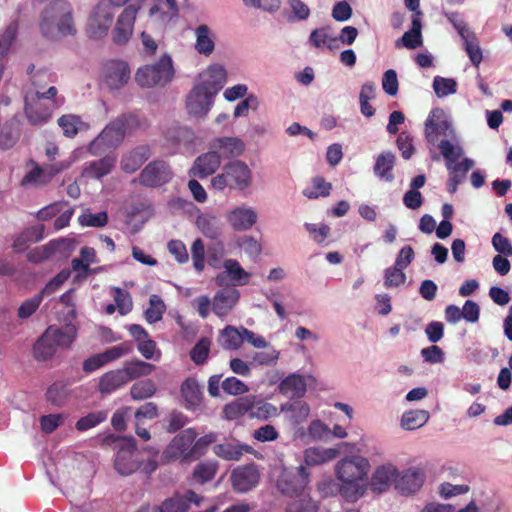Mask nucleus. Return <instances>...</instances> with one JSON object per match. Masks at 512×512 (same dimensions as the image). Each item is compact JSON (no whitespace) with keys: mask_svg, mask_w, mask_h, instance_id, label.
<instances>
[{"mask_svg":"<svg viewBox=\"0 0 512 512\" xmlns=\"http://www.w3.org/2000/svg\"><path fill=\"white\" fill-rule=\"evenodd\" d=\"M63 104L62 100L43 103L26 97L25 113L31 125L40 126L49 121L55 109Z\"/></svg>","mask_w":512,"mask_h":512,"instance_id":"f8f14e48","label":"nucleus"},{"mask_svg":"<svg viewBox=\"0 0 512 512\" xmlns=\"http://www.w3.org/2000/svg\"><path fill=\"white\" fill-rule=\"evenodd\" d=\"M220 155L213 149L196 158L191 173L199 178L213 174L220 166Z\"/></svg>","mask_w":512,"mask_h":512,"instance_id":"4be33fe9","label":"nucleus"},{"mask_svg":"<svg viewBox=\"0 0 512 512\" xmlns=\"http://www.w3.org/2000/svg\"><path fill=\"white\" fill-rule=\"evenodd\" d=\"M156 385L151 379L134 383L130 388V395L134 400H144L156 393Z\"/></svg>","mask_w":512,"mask_h":512,"instance_id":"8fccbe9b","label":"nucleus"},{"mask_svg":"<svg viewBox=\"0 0 512 512\" xmlns=\"http://www.w3.org/2000/svg\"><path fill=\"white\" fill-rule=\"evenodd\" d=\"M306 390L305 379L298 374L288 375L279 384V392L291 399L303 397Z\"/></svg>","mask_w":512,"mask_h":512,"instance_id":"393cba45","label":"nucleus"},{"mask_svg":"<svg viewBox=\"0 0 512 512\" xmlns=\"http://www.w3.org/2000/svg\"><path fill=\"white\" fill-rule=\"evenodd\" d=\"M260 479V474L254 464L236 468L231 475L234 490L240 493L248 492L255 487Z\"/></svg>","mask_w":512,"mask_h":512,"instance_id":"2eb2a0df","label":"nucleus"},{"mask_svg":"<svg viewBox=\"0 0 512 512\" xmlns=\"http://www.w3.org/2000/svg\"><path fill=\"white\" fill-rule=\"evenodd\" d=\"M240 293L236 289L227 288L218 291L212 302V310L219 317H225L236 305Z\"/></svg>","mask_w":512,"mask_h":512,"instance_id":"6ab92c4d","label":"nucleus"},{"mask_svg":"<svg viewBox=\"0 0 512 512\" xmlns=\"http://www.w3.org/2000/svg\"><path fill=\"white\" fill-rule=\"evenodd\" d=\"M217 440V435L215 433H209L202 437H200L187 454L184 455L185 459H196L203 455L211 444H213Z\"/></svg>","mask_w":512,"mask_h":512,"instance_id":"603ef678","label":"nucleus"},{"mask_svg":"<svg viewBox=\"0 0 512 512\" xmlns=\"http://www.w3.org/2000/svg\"><path fill=\"white\" fill-rule=\"evenodd\" d=\"M173 77L172 59L164 54L156 63L140 67L136 72L135 80L141 87H154L166 85Z\"/></svg>","mask_w":512,"mask_h":512,"instance_id":"20e7f679","label":"nucleus"},{"mask_svg":"<svg viewBox=\"0 0 512 512\" xmlns=\"http://www.w3.org/2000/svg\"><path fill=\"white\" fill-rule=\"evenodd\" d=\"M457 83L454 79L436 76L433 80V89L438 97L456 93Z\"/></svg>","mask_w":512,"mask_h":512,"instance_id":"13d9d810","label":"nucleus"},{"mask_svg":"<svg viewBox=\"0 0 512 512\" xmlns=\"http://www.w3.org/2000/svg\"><path fill=\"white\" fill-rule=\"evenodd\" d=\"M210 345V339L203 337L191 349L190 358L196 365H202L207 361L210 352Z\"/></svg>","mask_w":512,"mask_h":512,"instance_id":"864d4df0","label":"nucleus"},{"mask_svg":"<svg viewBox=\"0 0 512 512\" xmlns=\"http://www.w3.org/2000/svg\"><path fill=\"white\" fill-rule=\"evenodd\" d=\"M53 330L46 329L45 332L37 339L33 346L34 358L38 361H46L52 358L59 349L55 341L51 337Z\"/></svg>","mask_w":512,"mask_h":512,"instance_id":"b1692460","label":"nucleus"},{"mask_svg":"<svg viewBox=\"0 0 512 512\" xmlns=\"http://www.w3.org/2000/svg\"><path fill=\"white\" fill-rule=\"evenodd\" d=\"M77 242L72 238H60L51 240L53 256L59 254L61 257H68L74 251Z\"/></svg>","mask_w":512,"mask_h":512,"instance_id":"052dcab7","label":"nucleus"},{"mask_svg":"<svg viewBox=\"0 0 512 512\" xmlns=\"http://www.w3.org/2000/svg\"><path fill=\"white\" fill-rule=\"evenodd\" d=\"M218 466L214 462L202 461L198 463L193 471L192 479L199 484L211 481L216 473Z\"/></svg>","mask_w":512,"mask_h":512,"instance_id":"49530a36","label":"nucleus"},{"mask_svg":"<svg viewBox=\"0 0 512 512\" xmlns=\"http://www.w3.org/2000/svg\"><path fill=\"white\" fill-rule=\"evenodd\" d=\"M180 391L187 407H195L202 402V389L195 378H187L182 383Z\"/></svg>","mask_w":512,"mask_h":512,"instance_id":"c9c22d12","label":"nucleus"},{"mask_svg":"<svg viewBox=\"0 0 512 512\" xmlns=\"http://www.w3.org/2000/svg\"><path fill=\"white\" fill-rule=\"evenodd\" d=\"M369 467L368 460L359 455L346 457L336 464V477L341 482L339 491L347 501H356L363 495L361 483L366 479Z\"/></svg>","mask_w":512,"mask_h":512,"instance_id":"f257e3e1","label":"nucleus"},{"mask_svg":"<svg viewBox=\"0 0 512 512\" xmlns=\"http://www.w3.org/2000/svg\"><path fill=\"white\" fill-rule=\"evenodd\" d=\"M396 145L398 149L401 151V155L404 159H410L415 152L413 138L406 131H402L398 135Z\"/></svg>","mask_w":512,"mask_h":512,"instance_id":"69168bd1","label":"nucleus"},{"mask_svg":"<svg viewBox=\"0 0 512 512\" xmlns=\"http://www.w3.org/2000/svg\"><path fill=\"white\" fill-rule=\"evenodd\" d=\"M309 483V473L304 466L295 470L284 469L276 483L278 490L289 497H297L303 493Z\"/></svg>","mask_w":512,"mask_h":512,"instance_id":"423d86ee","label":"nucleus"},{"mask_svg":"<svg viewBox=\"0 0 512 512\" xmlns=\"http://www.w3.org/2000/svg\"><path fill=\"white\" fill-rule=\"evenodd\" d=\"M196 225L201 233L210 239H218L222 234L220 221L217 217L202 214L197 217Z\"/></svg>","mask_w":512,"mask_h":512,"instance_id":"e433bc0d","label":"nucleus"},{"mask_svg":"<svg viewBox=\"0 0 512 512\" xmlns=\"http://www.w3.org/2000/svg\"><path fill=\"white\" fill-rule=\"evenodd\" d=\"M203 497L199 496L192 490H188L184 495L174 494L172 497L165 499L159 507L160 512H187L190 503L200 506Z\"/></svg>","mask_w":512,"mask_h":512,"instance_id":"dca6fc26","label":"nucleus"},{"mask_svg":"<svg viewBox=\"0 0 512 512\" xmlns=\"http://www.w3.org/2000/svg\"><path fill=\"white\" fill-rule=\"evenodd\" d=\"M406 281V275L403 272V269L394 265V267H389L385 270L384 273V286L386 288L391 287H399L404 284Z\"/></svg>","mask_w":512,"mask_h":512,"instance_id":"bf43d9fd","label":"nucleus"},{"mask_svg":"<svg viewBox=\"0 0 512 512\" xmlns=\"http://www.w3.org/2000/svg\"><path fill=\"white\" fill-rule=\"evenodd\" d=\"M172 176V171L167 162L155 160L147 164L139 176L132 180V183L138 182L142 186L156 188L168 183Z\"/></svg>","mask_w":512,"mask_h":512,"instance_id":"0eeeda50","label":"nucleus"},{"mask_svg":"<svg viewBox=\"0 0 512 512\" xmlns=\"http://www.w3.org/2000/svg\"><path fill=\"white\" fill-rule=\"evenodd\" d=\"M249 417L260 420H268L278 415L277 408L264 400H257L254 396H250Z\"/></svg>","mask_w":512,"mask_h":512,"instance_id":"ea45409f","label":"nucleus"},{"mask_svg":"<svg viewBox=\"0 0 512 512\" xmlns=\"http://www.w3.org/2000/svg\"><path fill=\"white\" fill-rule=\"evenodd\" d=\"M214 453L224 460H239L244 452L252 453L253 448L249 445H242L236 441L217 444L213 448Z\"/></svg>","mask_w":512,"mask_h":512,"instance_id":"c85d7f7f","label":"nucleus"},{"mask_svg":"<svg viewBox=\"0 0 512 512\" xmlns=\"http://www.w3.org/2000/svg\"><path fill=\"white\" fill-rule=\"evenodd\" d=\"M149 305L145 311L147 322L152 324L160 321L166 309L163 300L158 295H151Z\"/></svg>","mask_w":512,"mask_h":512,"instance_id":"3c124183","label":"nucleus"},{"mask_svg":"<svg viewBox=\"0 0 512 512\" xmlns=\"http://www.w3.org/2000/svg\"><path fill=\"white\" fill-rule=\"evenodd\" d=\"M58 125L63 130L64 136L73 138L78 131L85 125L81 118L77 115L66 114L58 119Z\"/></svg>","mask_w":512,"mask_h":512,"instance_id":"de8ad7c7","label":"nucleus"},{"mask_svg":"<svg viewBox=\"0 0 512 512\" xmlns=\"http://www.w3.org/2000/svg\"><path fill=\"white\" fill-rule=\"evenodd\" d=\"M114 467L122 476H128L140 468V461L133 438L122 439L114 461Z\"/></svg>","mask_w":512,"mask_h":512,"instance_id":"6e6552de","label":"nucleus"},{"mask_svg":"<svg viewBox=\"0 0 512 512\" xmlns=\"http://www.w3.org/2000/svg\"><path fill=\"white\" fill-rule=\"evenodd\" d=\"M53 256L52 245L50 242L46 245L36 247L27 253V260L34 264L42 263Z\"/></svg>","mask_w":512,"mask_h":512,"instance_id":"774afa93","label":"nucleus"},{"mask_svg":"<svg viewBox=\"0 0 512 512\" xmlns=\"http://www.w3.org/2000/svg\"><path fill=\"white\" fill-rule=\"evenodd\" d=\"M395 165V155L392 152L381 153L377 158L374 165V173L380 179L386 182L394 180L393 168Z\"/></svg>","mask_w":512,"mask_h":512,"instance_id":"f704fd0d","label":"nucleus"},{"mask_svg":"<svg viewBox=\"0 0 512 512\" xmlns=\"http://www.w3.org/2000/svg\"><path fill=\"white\" fill-rule=\"evenodd\" d=\"M250 408V396H246L226 404L223 412L227 419L235 420L246 414L249 415Z\"/></svg>","mask_w":512,"mask_h":512,"instance_id":"37998d69","label":"nucleus"},{"mask_svg":"<svg viewBox=\"0 0 512 512\" xmlns=\"http://www.w3.org/2000/svg\"><path fill=\"white\" fill-rule=\"evenodd\" d=\"M204 86L197 84L187 97V110L194 116H205L213 105L214 94L208 93Z\"/></svg>","mask_w":512,"mask_h":512,"instance_id":"ddd939ff","label":"nucleus"},{"mask_svg":"<svg viewBox=\"0 0 512 512\" xmlns=\"http://www.w3.org/2000/svg\"><path fill=\"white\" fill-rule=\"evenodd\" d=\"M18 30L16 22L10 23L3 34H0V60L7 54Z\"/></svg>","mask_w":512,"mask_h":512,"instance_id":"680f3d73","label":"nucleus"},{"mask_svg":"<svg viewBox=\"0 0 512 512\" xmlns=\"http://www.w3.org/2000/svg\"><path fill=\"white\" fill-rule=\"evenodd\" d=\"M313 189H305L303 194L309 199H315L319 196L326 197L330 194L332 185L325 181L323 177L317 176L312 180Z\"/></svg>","mask_w":512,"mask_h":512,"instance_id":"6e6d98bb","label":"nucleus"},{"mask_svg":"<svg viewBox=\"0 0 512 512\" xmlns=\"http://www.w3.org/2000/svg\"><path fill=\"white\" fill-rule=\"evenodd\" d=\"M47 329L53 330L51 337L58 348H69L77 336V329L74 325L68 324L63 327L49 326Z\"/></svg>","mask_w":512,"mask_h":512,"instance_id":"58836bf2","label":"nucleus"},{"mask_svg":"<svg viewBox=\"0 0 512 512\" xmlns=\"http://www.w3.org/2000/svg\"><path fill=\"white\" fill-rule=\"evenodd\" d=\"M451 129L450 123L445 119L441 108H433L425 120L424 135L429 144L436 145L440 136H447Z\"/></svg>","mask_w":512,"mask_h":512,"instance_id":"9b49d317","label":"nucleus"},{"mask_svg":"<svg viewBox=\"0 0 512 512\" xmlns=\"http://www.w3.org/2000/svg\"><path fill=\"white\" fill-rule=\"evenodd\" d=\"M115 165V158L105 156L99 160L89 162L83 169V176L100 179L109 174Z\"/></svg>","mask_w":512,"mask_h":512,"instance_id":"473e14b6","label":"nucleus"},{"mask_svg":"<svg viewBox=\"0 0 512 512\" xmlns=\"http://www.w3.org/2000/svg\"><path fill=\"white\" fill-rule=\"evenodd\" d=\"M429 417L426 410H411L402 415L401 426L405 430H415L425 425Z\"/></svg>","mask_w":512,"mask_h":512,"instance_id":"79ce46f5","label":"nucleus"},{"mask_svg":"<svg viewBox=\"0 0 512 512\" xmlns=\"http://www.w3.org/2000/svg\"><path fill=\"white\" fill-rule=\"evenodd\" d=\"M104 83L110 89H120L130 79V69L126 62L120 60H109L102 68Z\"/></svg>","mask_w":512,"mask_h":512,"instance_id":"9d476101","label":"nucleus"},{"mask_svg":"<svg viewBox=\"0 0 512 512\" xmlns=\"http://www.w3.org/2000/svg\"><path fill=\"white\" fill-rule=\"evenodd\" d=\"M122 370L128 378L127 381L130 382L141 376L150 375L155 370V366L145 361L132 360L126 362Z\"/></svg>","mask_w":512,"mask_h":512,"instance_id":"a19ab883","label":"nucleus"},{"mask_svg":"<svg viewBox=\"0 0 512 512\" xmlns=\"http://www.w3.org/2000/svg\"><path fill=\"white\" fill-rule=\"evenodd\" d=\"M21 134V124L16 118L5 122L0 128V148L7 150L12 148L18 141Z\"/></svg>","mask_w":512,"mask_h":512,"instance_id":"2f4dec72","label":"nucleus"},{"mask_svg":"<svg viewBox=\"0 0 512 512\" xmlns=\"http://www.w3.org/2000/svg\"><path fill=\"white\" fill-rule=\"evenodd\" d=\"M196 43L195 49L199 54L209 56L215 49L214 35L210 28L205 25H199L195 29Z\"/></svg>","mask_w":512,"mask_h":512,"instance_id":"72a5a7b5","label":"nucleus"},{"mask_svg":"<svg viewBox=\"0 0 512 512\" xmlns=\"http://www.w3.org/2000/svg\"><path fill=\"white\" fill-rule=\"evenodd\" d=\"M425 480V472L419 467L406 469L396 482V488L402 494H411L418 491Z\"/></svg>","mask_w":512,"mask_h":512,"instance_id":"f3484780","label":"nucleus"},{"mask_svg":"<svg viewBox=\"0 0 512 512\" xmlns=\"http://www.w3.org/2000/svg\"><path fill=\"white\" fill-rule=\"evenodd\" d=\"M114 300L117 306V309L121 315L128 314L133 307L132 299L130 294L127 291L122 290L121 288L114 289Z\"/></svg>","mask_w":512,"mask_h":512,"instance_id":"0e129e2a","label":"nucleus"},{"mask_svg":"<svg viewBox=\"0 0 512 512\" xmlns=\"http://www.w3.org/2000/svg\"><path fill=\"white\" fill-rule=\"evenodd\" d=\"M234 188L243 190L251 184V170L246 163L235 160L224 166Z\"/></svg>","mask_w":512,"mask_h":512,"instance_id":"412c9836","label":"nucleus"},{"mask_svg":"<svg viewBox=\"0 0 512 512\" xmlns=\"http://www.w3.org/2000/svg\"><path fill=\"white\" fill-rule=\"evenodd\" d=\"M165 138L173 146L189 147L194 143L195 134L186 127H173L167 130Z\"/></svg>","mask_w":512,"mask_h":512,"instance_id":"4c0bfd02","label":"nucleus"},{"mask_svg":"<svg viewBox=\"0 0 512 512\" xmlns=\"http://www.w3.org/2000/svg\"><path fill=\"white\" fill-rule=\"evenodd\" d=\"M231 226L238 231L250 229L257 221V214L251 208H236L228 215Z\"/></svg>","mask_w":512,"mask_h":512,"instance_id":"a878e982","label":"nucleus"},{"mask_svg":"<svg viewBox=\"0 0 512 512\" xmlns=\"http://www.w3.org/2000/svg\"><path fill=\"white\" fill-rule=\"evenodd\" d=\"M106 418L107 414L104 411L91 412L86 416L81 417L76 422L75 427L78 431H86L102 423Z\"/></svg>","mask_w":512,"mask_h":512,"instance_id":"4d7b16f0","label":"nucleus"},{"mask_svg":"<svg viewBox=\"0 0 512 512\" xmlns=\"http://www.w3.org/2000/svg\"><path fill=\"white\" fill-rule=\"evenodd\" d=\"M62 167L55 168L52 165L46 166L45 168L35 164V167L29 171L22 179V184H34V185H45L51 181V179L60 171Z\"/></svg>","mask_w":512,"mask_h":512,"instance_id":"c756f323","label":"nucleus"},{"mask_svg":"<svg viewBox=\"0 0 512 512\" xmlns=\"http://www.w3.org/2000/svg\"><path fill=\"white\" fill-rule=\"evenodd\" d=\"M68 396L69 391L67 385L62 382H55L50 385L45 394L46 400L57 407L63 406Z\"/></svg>","mask_w":512,"mask_h":512,"instance_id":"c03bdc74","label":"nucleus"},{"mask_svg":"<svg viewBox=\"0 0 512 512\" xmlns=\"http://www.w3.org/2000/svg\"><path fill=\"white\" fill-rule=\"evenodd\" d=\"M310 43L317 47H328L333 49L336 47L337 38L329 35L326 28L315 29L311 32L309 37Z\"/></svg>","mask_w":512,"mask_h":512,"instance_id":"5fc2aeb1","label":"nucleus"},{"mask_svg":"<svg viewBox=\"0 0 512 512\" xmlns=\"http://www.w3.org/2000/svg\"><path fill=\"white\" fill-rule=\"evenodd\" d=\"M222 346L225 349L236 350L243 344L242 327L235 328L233 326L225 327L221 332Z\"/></svg>","mask_w":512,"mask_h":512,"instance_id":"a18cd8bd","label":"nucleus"},{"mask_svg":"<svg viewBox=\"0 0 512 512\" xmlns=\"http://www.w3.org/2000/svg\"><path fill=\"white\" fill-rule=\"evenodd\" d=\"M223 267L229 278L238 285L247 284L250 274L246 272L235 259H227L224 261Z\"/></svg>","mask_w":512,"mask_h":512,"instance_id":"09e8293b","label":"nucleus"},{"mask_svg":"<svg viewBox=\"0 0 512 512\" xmlns=\"http://www.w3.org/2000/svg\"><path fill=\"white\" fill-rule=\"evenodd\" d=\"M399 477V471L393 464H383L378 466L370 479V489L374 493L386 492L392 484H396Z\"/></svg>","mask_w":512,"mask_h":512,"instance_id":"4468645a","label":"nucleus"},{"mask_svg":"<svg viewBox=\"0 0 512 512\" xmlns=\"http://www.w3.org/2000/svg\"><path fill=\"white\" fill-rule=\"evenodd\" d=\"M193 266L198 272H202L205 267V246L202 239L197 238L191 247Z\"/></svg>","mask_w":512,"mask_h":512,"instance_id":"e2e57ef3","label":"nucleus"},{"mask_svg":"<svg viewBox=\"0 0 512 512\" xmlns=\"http://www.w3.org/2000/svg\"><path fill=\"white\" fill-rule=\"evenodd\" d=\"M267 350L262 352H257L253 356V363L262 366H270L276 364L280 352L276 350L274 347H266Z\"/></svg>","mask_w":512,"mask_h":512,"instance_id":"338daca9","label":"nucleus"},{"mask_svg":"<svg viewBox=\"0 0 512 512\" xmlns=\"http://www.w3.org/2000/svg\"><path fill=\"white\" fill-rule=\"evenodd\" d=\"M139 117L133 113L122 114L101 131V133L90 142L88 151L92 155H98L106 148H116L122 143L127 134H131L142 127Z\"/></svg>","mask_w":512,"mask_h":512,"instance_id":"f03ea898","label":"nucleus"},{"mask_svg":"<svg viewBox=\"0 0 512 512\" xmlns=\"http://www.w3.org/2000/svg\"><path fill=\"white\" fill-rule=\"evenodd\" d=\"M113 8L110 2L101 0L93 9L86 28L87 35L92 39L105 37L113 22Z\"/></svg>","mask_w":512,"mask_h":512,"instance_id":"39448f33","label":"nucleus"},{"mask_svg":"<svg viewBox=\"0 0 512 512\" xmlns=\"http://www.w3.org/2000/svg\"><path fill=\"white\" fill-rule=\"evenodd\" d=\"M338 455L336 448L310 447L304 452V462L308 466H318L334 460Z\"/></svg>","mask_w":512,"mask_h":512,"instance_id":"bb28decb","label":"nucleus"},{"mask_svg":"<svg viewBox=\"0 0 512 512\" xmlns=\"http://www.w3.org/2000/svg\"><path fill=\"white\" fill-rule=\"evenodd\" d=\"M139 8V5H128L119 15L112 31V40L116 45H124L131 38Z\"/></svg>","mask_w":512,"mask_h":512,"instance_id":"1a4fd4ad","label":"nucleus"},{"mask_svg":"<svg viewBox=\"0 0 512 512\" xmlns=\"http://www.w3.org/2000/svg\"><path fill=\"white\" fill-rule=\"evenodd\" d=\"M127 379L122 369L109 371L100 378L98 390L102 394H111L127 384Z\"/></svg>","mask_w":512,"mask_h":512,"instance_id":"cd10ccee","label":"nucleus"},{"mask_svg":"<svg viewBox=\"0 0 512 512\" xmlns=\"http://www.w3.org/2000/svg\"><path fill=\"white\" fill-rule=\"evenodd\" d=\"M152 155L149 145L143 144L135 147L121 159V169L126 173L136 172Z\"/></svg>","mask_w":512,"mask_h":512,"instance_id":"a211bd4d","label":"nucleus"},{"mask_svg":"<svg viewBox=\"0 0 512 512\" xmlns=\"http://www.w3.org/2000/svg\"><path fill=\"white\" fill-rule=\"evenodd\" d=\"M40 29L47 38H54L57 34L73 35L75 28L70 4L64 0L51 2L42 13Z\"/></svg>","mask_w":512,"mask_h":512,"instance_id":"7ed1b4c3","label":"nucleus"},{"mask_svg":"<svg viewBox=\"0 0 512 512\" xmlns=\"http://www.w3.org/2000/svg\"><path fill=\"white\" fill-rule=\"evenodd\" d=\"M195 438L196 433L193 429L184 430L183 432L176 435L170 442L164 451L165 456L168 459L180 458L186 453V451H188Z\"/></svg>","mask_w":512,"mask_h":512,"instance_id":"aec40b11","label":"nucleus"},{"mask_svg":"<svg viewBox=\"0 0 512 512\" xmlns=\"http://www.w3.org/2000/svg\"><path fill=\"white\" fill-rule=\"evenodd\" d=\"M207 79L199 85L204 86L210 94L216 95L224 86L226 82V70L221 65H211L208 67Z\"/></svg>","mask_w":512,"mask_h":512,"instance_id":"7c9ffc66","label":"nucleus"},{"mask_svg":"<svg viewBox=\"0 0 512 512\" xmlns=\"http://www.w3.org/2000/svg\"><path fill=\"white\" fill-rule=\"evenodd\" d=\"M211 148L221 157L231 158L240 156L244 151L243 142L234 137L216 138L211 143Z\"/></svg>","mask_w":512,"mask_h":512,"instance_id":"5701e85b","label":"nucleus"}]
</instances>
